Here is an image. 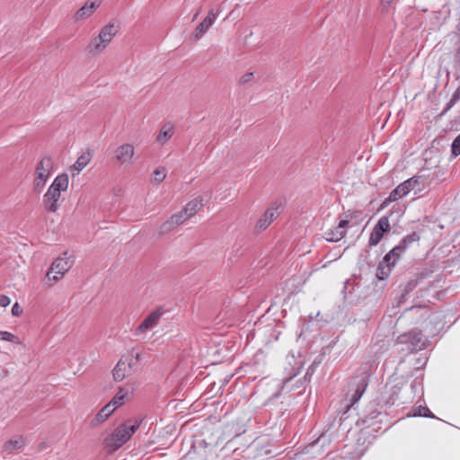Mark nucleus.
<instances>
[{
  "label": "nucleus",
  "mask_w": 460,
  "mask_h": 460,
  "mask_svg": "<svg viewBox=\"0 0 460 460\" xmlns=\"http://www.w3.org/2000/svg\"><path fill=\"white\" fill-rule=\"evenodd\" d=\"M366 385H367L366 384H362L361 386L357 387L355 393L353 394V395L350 399L349 406H353L356 402H358L359 401V399L361 398L362 394L365 392Z\"/></svg>",
  "instance_id": "obj_29"
},
{
  "label": "nucleus",
  "mask_w": 460,
  "mask_h": 460,
  "mask_svg": "<svg viewBox=\"0 0 460 460\" xmlns=\"http://www.w3.org/2000/svg\"><path fill=\"white\" fill-rule=\"evenodd\" d=\"M121 358L126 359V364H130V370L132 373H134L137 370L139 363L134 358H132L130 354L123 356Z\"/></svg>",
  "instance_id": "obj_33"
},
{
  "label": "nucleus",
  "mask_w": 460,
  "mask_h": 460,
  "mask_svg": "<svg viewBox=\"0 0 460 460\" xmlns=\"http://www.w3.org/2000/svg\"><path fill=\"white\" fill-rule=\"evenodd\" d=\"M100 5V0L86 1L84 4L75 12L74 14V20L78 22L89 18Z\"/></svg>",
  "instance_id": "obj_7"
},
{
  "label": "nucleus",
  "mask_w": 460,
  "mask_h": 460,
  "mask_svg": "<svg viewBox=\"0 0 460 460\" xmlns=\"http://www.w3.org/2000/svg\"><path fill=\"white\" fill-rule=\"evenodd\" d=\"M75 261L72 255L65 252L60 257L57 258L51 264L47 272V279L49 285L55 284L73 266Z\"/></svg>",
  "instance_id": "obj_4"
},
{
  "label": "nucleus",
  "mask_w": 460,
  "mask_h": 460,
  "mask_svg": "<svg viewBox=\"0 0 460 460\" xmlns=\"http://www.w3.org/2000/svg\"><path fill=\"white\" fill-rule=\"evenodd\" d=\"M132 387L123 386L119 387L112 400L109 402L115 409L122 406L128 399Z\"/></svg>",
  "instance_id": "obj_12"
},
{
  "label": "nucleus",
  "mask_w": 460,
  "mask_h": 460,
  "mask_svg": "<svg viewBox=\"0 0 460 460\" xmlns=\"http://www.w3.org/2000/svg\"><path fill=\"white\" fill-rule=\"evenodd\" d=\"M199 13V11H198V12L195 13V15H194V17H193V20H195V19L198 17Z\"/></svg>",
  "instance_id": "obj_44"
},
{
  "label": "nucleus",
  "mask_w": 460,
  "mask_h": 460,
  "mask_svg": "<svg viewBox=\"0 0 460 460\" xmlns=\"http://www.w3.org/2000/svg\"><path fill=\"white\" fill-rule=\"evenodd\" d=\"M130 355L132 356V358H134L138 363L140 362L141 360V354L139 352H137V353H133L131 352Z\"/></svg>",
  "instance_id": "obj_42"
},
{
  "label": "nucleus",
  "mask_w": 460,
  "mask_h": 460,
  "mask_svg": "<svg viewBox=\"0 0 460 460\" xmlns=\"http://www.w3.org/2000/svg\"><path fill=\"white\" fill-rule=\"evenodd\" d=\"M451 152L455 157L460 155V134L453 141Z\"/></svg>",
  "instance_id": "obj_32"
},
{
  "label": "nucleus",
  "mask_w": 460,
  "mask_h": 460,
  "mask_svg": "<svg viewBox=\"0 0 460 460\" xmlns=\"http://www.w3.org/2000/svg\"><path fill=\"white\" fill-rule=\"evenodd\" d=\"M178 226L174 223V221L170 217L165 222H164L158 228L159 234H165L172 231Z\"/></svg>",
  "instance_id": "obj_24"
},
{
  "label": "nucleus",
  "mask_w": 460,
  "mask_h": 460,
  "mask_svg": "<svg viewBox=\"0 0 460 460\" xmlns=\"http://www.w3.org/2000/svg\"><path fill=\"white\" fill-rule=\"evenodd\" d=\"M161 315L162 313L159 310L151 313L137 328L136 334L145 332L155 327L160 321Z\"/></svg>",
  "instance_id": "obj_8"
},
{
  "label": "nucleus",
  "mask_w": 460,
  "mask_h": 460,
  "mask_svg": "<svg viewBox=\"0 0 460 460\" xmlns=\"http://www.w3.org/2000/svg\"><path fill=\"white\" fill-rule=\"evenodd\" d=\"M390 272L391 268L381 262L378 266L376 276L379 279H385Z\"/></svg>",
  "instance_id": "obj_31"
},
{
  "label": "nucleus",
  "mask_w": 460,
  "mask_h": 460,
  "mask_svg": "<svg viewBox=\"0 0 460 460\" xmlns=\"http://www.w3.org/2000/svg\"><path fill=\"white\" fill-rule=\"evenodd\" d=\"M420 240V234L416 232H413L406 236H404L400 243L396 245L402 249V252L404 253L407 247L412 243L418 242Z\"/></svg>",
  "instance_id": "obj_21"
},
{
  "label": "nucleus",
  "mask_w": 460,
  "mask_h": 460,
  "mask_svg": "<svg viewBox=\"0 0 460 460\" xmlns=\"http://www.w3.org/2000/svg\"><path fill=\"white\" fill-rule=\"evenodd\" d=\"M279 216L278 208H270L261 217L256 224V229L262 231L266 229Z\"/></svg>",
  "instance_id": "obj_10"
},
{
  "label": "nucleus",
  "mask_w": 460,
  "mask_h": 460,
  "mask_svg": "<svg viewBox=\"0 0 460 460\" xmlns=\"http://www.w3.org/2000/svg\"><path fill=\"white\" fill-rule=\"evenodd\" d=\"M117 32L118 28L113 23H109L101 29L98 36L100 37L101 40L103 41L104 44H106L108 47Z\"/></svg>",
  "instance_id": "obj_16"
},
{
  "label": "nucleus",
  "mask_w": 460,
  "mask_h": 460,
  "mask_svg": "<svg viewBox=\"0 0 460 460\" xmlns=\"http://www.w3.org/2000/svg\"><path fill=\"white\" fill-rule=\"evenodd\" d=\"M173 133V126L170 123L164 124L156 137V141L163 146L172 137Z\"/></svg>",
  "instance_id": "obj_19"
},
{
  "label": "nucleus",
  "mask_w": 460,
  "mask_h": 460,
  "mask_svg": "<svg viewBox=\"0 0 460 460\" xmlns=\"http://www.w3.org/2000/svg\"><path fill=\"white\" fill-rule=\"evenodd\" d=\"M460 100V88H458L453 94L447 109L452 107L456 102Z\"/></svg>",
  "instance_id": "obj_36"
},
{
  "label": "nucleus",
  "mask_w": 460,
  "mask_h": 460,
  "mask_svg": "<svg viewBox=\"0 0 460 460\" xmlns=\"http://www.w3.org/2000/svg\"><path fill=\"white\" fill-rule=\"evenodd\" d=\"M402 254V249L400 247L395 246L387 254H385L382 263L392 268L393 266H394L395 262L401 257Z\"/></svg>",
  "instance_id": "obj_20"
},
{
  "label": "nucleus",
  "mask_w": 460,
  "mask_h": 460,
  "mask_svg": "<svg viewBox=\"0 0 460 460\" xmlns=\"http://www.w3.org/2000/svg\"><path fill=\"white\" fill-rule=\"evenodd\" d=\"M93 155L90 150L84 152L70 167L72 176L78 175L91 162Z\"/></svg>",
  "instance_id": "obj_9"
},
{
  "label": "nucleus",
  "mask_w": 460,
  "mask_h": 460,
  "mask_svg": "<svg viewBox=\"0 0 460 460\" xmlns=\"http://www.w3.org/2000/svg\"><path fill=\"white\" fill-rule=\"evenodd\" d=\"M68 176L66 173L58 175L47 192L43 196V205L48 211L56 212L58 208V200L62 191H66L68 188Z\"/></svg>",
  "instance_id": "obj_2"
},
{
  "label": "nucleus",
  "mask_w": 460,
  "mask_h": 460,
  "mask_svg": "<svg viewBox=\"0 0 460 460\" xmlns=\"http://www.w3.org/2000/svg\"><path fill=\"white\" fill-rule=\"evenodd\" d=\"M210 19H204L196 28L193 37L195 40L200 39L204 33L213 25Z\"/></svg>",
  "instance_id": "obj_22"
},
{
  "label": "nucleus",
  "mask_w": 460,
  "mask_h": 460,
  "mask_svg": "<svg viewBox=\"0 0 460 460\" xmlns=\"http://www.w3.org/2000/svg\"><path fill=\"white\" fill-rule=\"evenodd\" d=\"M10 303H11V299L9 296H4V295L0 296V306L6 307L10 305Z\"/></svg>",
  "instance_id": "obj_39"
},
{
  "label": "nucleus",
  "mask_w": 460,
  "mask_h": 460,
  "mask_svg": "<svg viewBox=\"0 0 460 460\" xmlns=\"http://www.w3.org/2000/svg\"><path fill=\"white\" fill-rule=\"evenodd\" d=\"M166 169L164 166L157 167L153 172V181L155 183L162 182L166 177Z\"/></svg>",
  "instance_id": "obj_26"
},
{
  "label": "nucleus",
  "mask_w": 460,
  "mask_h": 460,
  "mask_svg": "<svg viewBox=\"0 0 460 460\" xmlns=\"http://www.w3.org/2000/svg\"><path fill=\"white\" fill-rule=\"evenodd\" d=\"M252 78H253L252 73H246L241 77L240 81L242 84H246V83H249Z\"/></svg>",
  "instance_id": "obj_40"
},
{
  "label": "nucleus",
  "mask_w": 460,
  "mask_h": 460,
  "mask_svg": "<svg viewBox=\"0 0 460 460\" xmlns=\"http://www.w3.org/2000/svg\"><path fill=\"white\" fill-rule=\"evenodd\" d=\"M53 167L52 160L49 157H43L38 164L33 181L34 189L40 191L45 186Z\"/></svg>",
  "instance_id": "obj_5"
},
{
  "label": "nucleus",
  "mask_w": 460,
  "mask_h": 460,
  "mask_svg": "<svg viewBox=\"0 0 460 460\" xmlns=\"http://www.w3.org/2000/svg\"><path fill=\"white\" fill-rule=\"evenodd\" d=\"M116 409L111 406L109 402L102 407L95 417L91 420V426L96 427L104 422L115 411Z\"/></svg>",
  "instance_id": "obj_14"
},
{
  "label": "nucleus",
  "mask_w": 460,
  "mask_h": 460,
  "mask_svg": "<svg viewBox=\"0 0 460 460\" xmlns=\"http://www.w3.org/2000/svg\"><path fill=\"white\" fill-rule=\"evenodd\" d=\"M203 199L198 197L188 202L182 210L190 218L203 207Z\"/></svg>",
  "instance_id": "obj_18"
},
{
  "label": "nucleus",
  "mask_w": 460,
  "mask_h": 460,
  "mask_svg": "<svg viewBox=\"0 0 460 460\" xmlns=\"http://www.w3.org/2000/svg\"><path fill=\"white\" fill-rule=\"evenodd\" d=\"M25 438L22 436H19L7 440L3 446V450L9 454H12L16 450L22 449V447H25Z\"/></svg>",
  "instance_id": "obj_15"
},
{
  "label": "nucleus",
  "mask_w": 460,
  "mask_h": 460,
  "mask_svg": "<svg viewBox=\"0 0 460 460\" xmlns=\"http://www.w3.org/2000/svg\"><path fill=\"white\" fill-rule=\"evenodd\" d=\"M394 0H383L384 5H389L393 3Z\"/></svg>",
  "instance_id": "obj_43"
},
{
  "label": "nucleus",
  "mask_w": 460,
  "mask_h": 460,
  "mask_svg": "<svg viewBox=\"0 0 460 460\" xmlns=\"http://www.w3.org/2000/svg\"><path fill=\"white\" fill-rule=\"evenodd\" d=\"M414 416L433 417L430 411L427 407L421 406L416 410Z\"/></svg>",
  "instance_id": "obj_34"
},
{
  "label": "nucleus",
  "mask_w": 460,
  "mask_h": 460,
  "mask_svg": "<svg viewBox=\"0 0 460 460\" xmlns=\"http://www.w3.org/2000/svg\"><path fill=\"white\" fill-rule=\"evenodd\" d=\"M383 235H384V234L382 232L373 228V230L370 234V237H369V245L375 246V245L378 244V243L383 238Z\"/></svg>",
  "instance_id": "obj_28"
},
{
  "label": "nucleus",
  "mask_w": 460,
  "mask_h": 460,
  "mask_svg": "<svg viewBox=\"0 0 460 460\" xmlns=\"http://www.w3.org/2000/svg\"><path fill=\"white\" fill-rule=\"evenodd\" d=\"M171 218L179 226L186 222L190 217L187 216V214L184 213L183 210H181L180 212L173 214Z\"/></svg>",
  "instance_id": "obj_30"
},
{
  "label": "nucleus",
  "mask_w": 460,
  "mask_h": 460,
  "mask_svg": "<svg viewBox=\"0 0 460 460\" xmlns=\"http://www.w3.org/2000/svg\"><path fill=\"white\" fill-rule=\"evenodd\" d=\"M411 181H403L399 184L388 196L386 199V202H394L399 199L404 197L411 191Z\"/></svg>",
  "instance_id": "obj_13"
},
{
  "label": "nucleus",
  "mask_w": 460,
  "mask_h": 460,
  "mask_svg": "<svg viewBox=\"0 0 460 460\" xmlns=\"http://www.w3.org/2000/svg\"><path fill=\"white\" fill-rule=\"evenodd\" d=\"M106 48V44L101 40L99 36H96L89 42L86 47V50L92 56H98L102 54Z\"/></svg>",
  "instance_id": "obj_17"
},
{
  "label": "nucleus",
  "mask_w": 460,
  "mask_h": 460,
  "mask_svg": "<svg viewBox=\"0 0 460 460\" xmlns=\"http://www.w3.org/2000/svg\"><path fill=\"white\" fill-rule=\"evenodd\" d=\"M0 341H9L16 344L21 343V341L18 338V336L6 331H0Z\"/></svg>",
  "instance_id": "obj_27"
},
{
  "label": "nucleus",
  "mask_w": 460,
  "mask_h": 460,
  "mask_svg": "<svg viewBox=\"0 0 460 460\" xmlns=\"http://www.w3.org/2000/svg\"><path fill=\"white\" fill-rule=\"evenodd\" d=\"M397 341L399 343H410L411 350H420L426 346V341L418 331H411L408 333L400 335Z\"/></svg>",
  "instance_id": "obj_6"
},
{
  "label": "nucleus",
  "mask_w": 460,
  "mask_h": 460,
  "mask_svg": "<svg viewBox=\"0 0 460 460\" xmlns=\"http://www.w3.org/2000/svg\"><path fill=\"white\" fill-rule=\"evenodd\" d=\"M406 181H412L411 182V190H415L419 184H420V178L419 177H412L408 179Z\"/></svg>",
  "instance_id": "obj_38"
},
{
  "label": "nucleus",
  "mask_w": 460,
  "mask_h": 460,
  "mask_svg": "<svg viewBox=\"0 0 460 460\" xmlns=\"http://www.w3.org/2000/svg\"><path fill=\"white\" fill-rule=\"evenodd\" d=\"M345 230H340L338 227H336L334 230H330L325 233L326 240L331 242H338L345 235Z\"/></svg>",
  "instance_id": "obj_23"
},
{
  "label": "nucleus",
  "mask_w": 460,
  "mask_h": 460,
  "mask_svg": "<svg viewBox=\"0 0 460 460\" xmlns=\"http://www.w3.org/2000/svg\"><path fill=\"white\" fill-rule=\"evenodd\" d=\"M130 367V364H126V359L120 358L113 369L114 380L119 382L132 375Z\"/></svg>",
  "instance_id": "obj_11"
},
{
  "label": "nucleus",
  "mask_w": 460,
  "mask_h": 460,
  "mask_svg": "<svg viewBox=\"0 0 460 460\" xmlns=\"http://www.w3.org/2000/svg\"><path fill=\"white\" fill-rule=\"evenodd\" d=\"M219 13H220L219 10H216V9L212 8L208 11V15L206 16V19H210L211 22L214 23L219 14Z\"/></svg>",
  "instance_id": "obj_35"
},
{
  "label": "nucleus",
  "mask_w": 460,
  "mask_h": 460,
  "mask_svg": "<svg viewBox=\"0 0 460 460\" xmlns=\"http://www.w3.org/2000/svg\"><path fill=\"white\" fill-rule=\"evenodd\" d=\"M22 313V309L21 308V306L19 305V304L16 302L13 307H12V314L13 316H19L21 315Z\"/></svg>",
  "instance_id": "obj_37"
},
{
  "label": "nucleus",
  "mask_w": 460,
  "mask_h": 460,
  "mask_svg": "<svg viewBox=\"0 0 460 460\" xmlns=\"http://www.w3.org/2000/svg\"><path fill=\"white\" fill-rule=\"evenodd\" d=\"M142 420L128 419L122 424L119 425L105 440V447L110 452H115L130 439L132 435L138 429Z\"/></svg>",
  "instance_id": "obj_1"
},
{
  "label": "nucleus",
  "mask_w": 460,
  "mask_h": 460,
  "mask_svg": "<svg viewBox=\"0 0 460 460\" xmlns=\"http://www.w3.org/2000/svg\"><path fill=\"white\" fill-rule=\"evenodd\" d=\"M375 229L379 230L383 234L390 230L389 218L385 216L381 217L377 224L374 226Z\"/></svg>",
  "instance_id": "obj_25"
},
{
  "label": "nucleus",
  "mask_w": 460,
  "mask_h": 460,
  "mask_svg": "<svg viewBox=\"0 0 460 460\" xmlns=\"http://www.w3.org/2000/svg\"><path fill=\"white\" fill-rule=\"evenodd\" d=\"M349 225V221L348 220H341L339 225H338V229L340 230H345V228L348 226Z\"/></svg>",
  "instance_id": "obj_41"
},
{
  "label": "nucleus",
  "mask_w": 460,
  "mask_h": 460,
  "mask_svg": "<svg viewBox=\"0 0 460 460\" xmlns=\"http://www.w3.org/2000/svg\"><path fill=\"white\" fill-rule=\"evenodd\" d=\"M136 147L132 143H122L119 145L112 153V161L119 167L129 168L137 160Z\"/></svg>",
  "instance_id": "obj_3"
}]
</instances>
